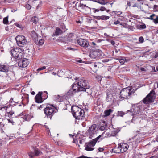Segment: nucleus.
<instances>
[{
  "label": "nucleus",
  "mask_w": 158,
  "mask_h": 158,
  "mask_svg": "<svg viewBox=\"0 0 158 158\" xmlns=\"http://www.w3.org/2000/svg\"><path fill=\"white\" fill-rule=\"evenodd\" d=\"M92 44L94 45H96V44L94 42H92Z\"/></svg>",
  "instance_id": "nucleus-61"
},
{
  "label": "nucleus",
  "mask_w": 158,
  "mask_h": 158,
  "mask_svg": "<svg viewBox=\"0 0 158 158\" xmlns=\"http://www.w3.org/2000/svg\"><path fill=\"white\" fill-rule=\"evenodd\" d=\"M7 108L8 107L7 106H4L1 107L0 109V113H1L2 111L6 112V110H7Z\"/></svg>",
  "instance_id": "nucleus-37"
},
{
  "label": "nucleus",
  "mask_w": 158,
  "mask_h": 158,
  "mask_svg": "<svg viewBox=\"0 0 158 158\" xmlns=\"http://www.w3.org/2000/svg\"><path fill=\"white\" fill-rule=\"evenodd\" d=\"M155 149L154 150V152H157V150H158V146L155 148Z\"/></svg>",
  "instance_id": "nucleus-58"
},
{
  "label": "nucleus",
  "mask_w": 158,
  "mask_h": 158,
  "mask_svg": "<svg viewBox=\"0 0 158 158\" xmlns=\"http://www.w3.org/2000/svg\"><path fill=\"white\" fill-rule=\"evenodd\" d=\"M28 60L26 59L21 60L18 63V65L19 67H25L28 64Z\"/></svg>",
  "instance_id": "nucleus-15"
},
{
  "label": "nucleus",
  "mask_w": 158,
  "mask_h": 158,
  "mask_svg": "<svg viewBox=\"0 0 158 158\" xmlns=\"http://www.w3.org/2000/svg\"><path fill=\"white\" fill-rule=\"evenodd\" d=\"M158 8V6L157 5H155L154 6V9L155 10L157 11Z\"/></svg>",
  "instance_id": "nucleus-51"
},
{
  "label": "nucleus",
  "mask_w": 158,
  "mask_h": 158,
  "mask_svg": "<svg viewBox=\"0 0 158 158\" xmlns=\"http://www.w3.org/2000/svg\"><path fill=\"white\" fill-rule=\"evenodd\" d=\"M112 151L114 152L118 153H122L119 144L118 147H115L113 148Z\"/></svg>",
  "instance_id": "nucleus-22"
},
{
  "label": "nucleus",
  "mask_w": 158,
  "mask_h": 158,
  "mask_svg": "<svg viewBox=\"0 0 158 158\" xmlns=\"http://www.w3.org/2000/svg\"><path fill=\"white\" fill-rule=\"evenodd\" d=\"M109 18V17L105 15H102L101 16H98V19L102 20H107Z\"/></svg>",
  "instance_id": "nucleus-31"
},
{
  "label": "nucleus",
  "mask_w": 158,
  "mask_h": 158,
  "mask_svg": "<svg viewBox=\"0 0 158 158\" xmlns=\"http://www.w3.org/2000/svg\"><path fill=\"white\" fill-rule=\"evenodd\" d=\"M111 136L110 132L109 130H106L103 132L101 135H99L96 138L98 140H101L105 138Z\"/></svg>",
  "instance_id": "nucleus-12"
},
{
  "label": "nucleus",
  "mask_w": 158,
  "mask_h": 158,
  "mask_svg": "<svg viewBox=\"0 0 158 158\" xmlns=\"http://www.w3.org/2000/svg\"><path fill=\"white\" fill-rule=\"evenodd\" d=\"M63 32V31L61 30L59 28L57 27L56 28L55 32L53 33L52 36V37L55 36H57L61 34Z\"/></svg>",
  "instance_id": "nucleus-21"
},
{
  "label": "nucleus",
  "mask_w": 158,
  "mask_h": 158,
  "mask_svg": "<svg viewBox=\"0 0 158 158\" xmlns=\"http://www.w3.org/2000/svg\"><path fill=\"white\" fill-rule=\"evenodd\" d=\"M125 113H124V112L122 111H118V116L123 117Z\"/></svg>",
  "instance_id": "nucleus-39"
},
{
  "label": "nucleus",
  "mask_w": 158,
  "mask_h": 158,
  "mask_svg": "<svg viewBox=\"0 0 158 158\" xmlns=\"http://www.w3.org/2000/svg\"><path fill=\"white\" fill-rule=\"evenodd\" d=\"M22 50L19 48H15L12 49L10 52L12 55L15 58H20L22 55Z\"/></svg>",
  "instance_id": "nucleus-9"
},
{
  "label": "nucleus",
  "mask_w": 158,
  "mask_h": 158,
  "mask_svg": "<svg viewBox=\"0 0 158 158\" xmlns=\"http://www.w3.org/2000/svg\"><path fill=\"white\" fill-rule=\"evenodd\" d=\"M109 61V60L108 59H104L103 60H102V61L103 62H107Z\"/></svg>",
  "instance_id": "nucleus-57"
},
{
  "label": "nucleus",
  "mask_w": 158,
  "mask_h": 158,
  "mask_svg": "<svg viewBox=\"0 0 158 158\" xmlns=\"http://www.w3.org/2000/svg\"><path fill=\"white\" fill-rule=\"evenodd\" d=\"M156 140L157 142H158V136H157L156 138Z\"/></svg>",
  "instance_id": "nucleus-64"
},
{
  "label": "nucleus",
  "mask_w": 158,
  "mask_h": 158,
  "mask_svg": "<svg viewBox=\"0 0 158 158\" xmlns=\"http://www.w3.org/2000/svg\"><path fill=\"white\" fill-rule=\"evenodd\" d=\"M78 84V81H77L76 82H74L72 85V89L75 92H76L77 91H81L79 90V84Z\"/></svg>",
  "instance_id": "nucleus-18"
},
{
  "label": "nucleus",
  "mask_w": 158,
  "mask_h": 158,
  "mask_svg": "<svg viewBox=\"0 0 158 158\" xmlns=\"http://www.w3.org/2000/svg\"><path fill=\"white\" fill-rule=\"evenodd\" d=\"M33 117V116L31 114L25 115L23 117V119L25 121H28Z\"/></svg>",
  "instance_id": "nucleus-25"
},
{
  "label": "nucleus",
  "mask_w": 158,
  "mask_h": 158,
  "mask_svg": "<svg viewBox=\"0 0 158 158\" xmlns=\"http://www.w3.org/2000/svg\"><path fill=\"white\" fill-rule=\"evenodd\" d=\"M56 109L52 105H48L44 109V113L47 117L51 119L52 117L54 115Z\"/></svg>",
  "instance_id": "nucleus-4"
},
{
  "label": "nucleus",
  "mask_w": 158,
  "mask_h": 158,
  "mask_svg": "<svg viewBox=\"0 0 158 158\" xmlns=\"http://www.w3.org/2000/svg\"><path fill=\"white\" fill-rule=\"evenodd\" d=\"M106 10V8L105 7H103V6H102L100 8L99 10H100L101 11H104Z\"/></svg>",
  "instance_id": "nucleus-48"
},
{
  "label": "nucleus",
  "mask_w": 158,
  "mask_h": 158,
  "mask_svg": "<svg viewBox=\"0 0 158 158\" xmlns=\"http://www.w3.org/2000/svg\"><path fill=\"white\" fill-rule=\"evenodd\" d=\"M122 153L126 151L128 148V145L125 143H121L119 144Z\"/></svg>",
  "instance_id": "nucleus-16"
},
{
  "label": "nucleus",
  "mask_w": 158,
  "mask_h": 158,
  "mask_svg": "<svg viewBox=\"0 0 158 158\" xmlns=\"http://www.w3.org/2000/svg\"><path fill=\"white\" fill-rule=\"evenodd\" d=\"M72 114L76 119L82 120L85 118V112L83 110L77 106H72L71 108Z\"/></svg>",
  "instance_id": "nucleus-1"
},
{
  "label": "nucleus",
  "mask_w": 158,
  "mask_h": 158,
  "mask_svg": "<svg viewBox=\"0 0 158 158\" xmlns=\"http://www.w3.org/2000/svg\"><path fill=\"white\" fill-rule=\"evenodd\" d=\"M31 94L34 95L35 94V92L34 91H32L31 93Z\"/></svg>",
  "instance_id": "nucleus-63"
},
{
  "label": "nucleus",
  "mask_w": 158,
  "mask_h": 158,
  "mask_svg": "<svg viewBox=\"0 0 158 158\" xmlns=\"http://www.w3.org/2000/svg\"><path fill=\"white\" fill-rule=\"evenodd\" d=\"M18 45L19 47H24L27 44L26 37L22 35H19L15 38Z\"/></svg>",
  "instance_id": "nucleus-6"
},
{
  "label": "nucleus",
  "mask_w": 158,
  "mask_h": 158,
  "mask_svg": "<svg viewBox=\"0 0 158 158\" xmlns=\"http://www.w3.org/2000/svg\"><path fill=\"white\" fill-rule=\"evenodd\" d=\"M111 44L113 45H114L115 44V42L114 41H111Z\"/></svg>",
  "instance_id": "nucleus-60"
},
{
  "label": "nucleus",
  "mask_w": 158,
  "mask_h": 158,
  "mask_svg": "<svg viewBox=\"0 0 158 158\" xmlns=\"http://www.w3.org/2000/svg\"><path fill=\"white\" fill-rule=\"evenodd\" d=\"M140 28L141 29H145L146 28V26L145 24L143 23L141 25L139 26Z\"/></svg>",
  "instance_id": "nucleus-46"
},
{
  "label": "nucleus",
  "mask_w": 158,
  "mask_h": 158,
  "mask_svg": "<svg viewBox=\"0 0 158 158\" xmlns=\"http://www.w3.org/2000/svg\"><path fill=\"white\" fill-rule=\"evenodd\" d=\"M131 94L130 89H124L122 90L120 94L121 98L122 99H126Z\"/></svg>",
  "instance_id": "nucleus-11"
},
{
  "label": "nucleus",
  "mask_w": 158,
  "mask_h": 158,
  "mask_svg": "<svg viewBox=\"0 0 158 158\" xmlns=\"http://www.w3.org/2000/svg\"><path fill=\"white\" fill-rule=\"evenodd\" d=\"M44 42V40H40L38 41V40L35 41V43L38 45H42Z\"/></svg>",
  "instance_id": "nucleus-30"
},
{
  "label": "nucleus",
  "mask_w": 158,
  "mask_h": 158,
  "mask_svg": "<svg viewBox=\"0 0 158 158\" xmlns=\"http://www.w3.org/2000/svg\"><path fill=\"white\" fill-rule=\"evenodd\" d=\"M77 61L78 62L81 63L82 62V60L81 59H79L77 60Z\"/></svg>",
  "instance_id": "nucleus-59"
},
{
  "label": "nucleus",
  "mask_w": 158,
  "mask_h": 158,
  "mask_svg": "<svg viewBox=\"0 0 158 158\" xmlns=\"http://www.w3.org/2000/svg\"><path fill=\"white\" fill-rule=\"evenodd\" d=\"M139 41L141 43L143 42L144 41V39L142 36L140 37L139 38Z\"/></svg>",
  "instance_id": "nucleus-45"
},
{
  "label": "nucleus",
  "mask_w": 158,
  "mask_h": 158,
  "mask_svg": "<svg viewBox=\"0 0 158 158\" xmlns=\"http://www.w3.org/2000/svg\"><path fill=\"white\" fill-rule=\"evenodd\" d=\"M155 55L154 57L155 58H156L158 57V51H156V52Z\"/></svg>",
  "instance_id": "nucleus-52"
},
{
  "label": "nucleus",
  "mask_w": 158,
  "mask_h": 158,
  "mask_svg": "<svg viewBox=\"0 0 158 158\" xmlns=\"http://www.w3.org/2000/svg\"><path fill=\"white\" fill-rule=\"evenodd\" d=\"M80 7L83 9H87L89 10L90 9V8L89 7L83 4L80 3Z\"/></svg>",
  "instance_id": "nucleus-34"
},
{
  "label": "nucleus",
  "mask_w": 158,
  "mask_h": 158,
  "mask_svg": "<svg viewBox=\"0 0 158 158\" xmlns=\"http://www.w3.org/2000/svg\"><path fill=\"white\" fill-rule=\"evenodd\" d=\"M117 59H118L119 62L122 64H123L125 61L127 62L129 60L126 59L124 57H120Z\"/></svg>",
  "instance_id": "nucleus-23"
},
{
  "label": "nucleus",
  "mask_w": 158,
  "mask_h": 158,
  "mask_svg": "<svg viewBox=\"0 0 158 158\" xmlns=\"http://www.w3.org/2000/svg\"><path fill=\"white\" fill-rule=\"evenodd\" d=\"M106 97V101L107 102L111 101L112 98V95L110 93H107Z\"/></svg>",
  "instance_id": "nucleus-28"
},
{
  "label": "nucleus",
  "mask_w": 158,
  "mask_h": 158,
  "mask_svg": "<svg viewBox=\"0 0 158 158\" xmlns=\"http://www.w3.org/2000/svg\"><path fill=\"white\" fill-rule=\"evenodd\" d=\"M104 150V149L102 148H98V150L99 152H102Z\"/></svg>",
  "instance_id": "nucleus-49"
},
{
  "label": "nucleus",
  "mask_w": 158,
  "mask_h": 158,
  "mask_svg": "<svg viewBox=\"0 0 158 158\" xmlns=\"http://www.w3.org/2000/svg\"><path fill=\"white\" fill-rule=\"evenodd\" d=\"M101 64L100 63L97 62L94 64V67L95 68H99L100 67V65Z\"/></svg>",
  "instance_id": "nucleus-41"
},
{
  "label": "nucleus",
  "mask_w": 158,
  "mask_h": 158,
  "mask_svg": "<svg viewBox=\"0 0 158 158\" xmlns=\"http://www.w3.org/2000/svg\"><path fill=\"white\" fill-rule=\"evenodd\" d=\"M113 12L114 13H115V14L118 15H120L122 13V12H120V11L117 12V11H114Z\"/></svg>",
  "instance_id": "nucleus-50"
},
{
  "label": "nucleus",
  "mask_w": 158,
  "mask_h": 158,
  "mask_svg": "<svg viewBox=\"0 0 158 158\" xmlns=\"http://www.w3.org/2000/svg\"><path fill=\"white\" fill-rule=\"evenodd\" d=\"M98 128L95 124H93L90 127L88 130L89 138L92 139L94 135L97 133Z\"/></svg>",
  "instance_id": "nucleus-8"
},
{
  "label": "nucleus",
  "mask_w": 158,
  "mask_h": 158,
  "mask_svg": "<svg viewBox=\"0 0 158 158\" xmlns=\"http://www.w3.org/2000/svg\"><path fill=\"white\" fill-rule=\"evenodd\" d=\"M31 37L34 39L36 40L38 38V35L35 32V31H32L31 33Z\"/></svg>",
  "instance_id": "nucleus-26"
},
{
  "label": "nucleus",
  "mask_w": 158,
  "mask_h": 158,
  "mask_svg": "<svg viewBox=\"0 0 158 158\" xmlns=\"http://www.w3.org/2000/svg\"><path fill=\"white\" fill-rule=\"evenodd\" d=\"M41 153H42L38 150L35 149V154L32 152H29L28 154L30 158H32L33 156L35 155L37 156L41 155Z\"/></svg>",
  "instance_id": "nucleus-19"
},
{
  "label": "nucleus",
  "mask_w": 158,
  "mask_h": 158,
  "mask_svg": "<svg viewBox=\"0 0 158 158\" xmlns=\"http://www.w3.org/2000/svg\"><path fill=\"white\" fill-rule=\"evenodd\" d=\"M156 18L154 19L153 22L157 24L158 23V15H156Z\"/></svg>",
  "instance_id": "nucleus-42"
},
{
  "label": "nucleus",
  "mask_w": 158,
  "mask_h": 158,
  "mask_svg": "<svg viewBox=\"0 0 158 158\" xmlns=\"http://www.w3.org/2000/svg\"><path fill=\"white\" fill-rule=\"evenodd\" d=\"M133 112L134 114H139L141 112L140 110V108L139 106H133Z\"/></svg>",
  "instance_id": "nucleus-20"
},
{
  "label": "nucleus",
  "mask_w": 158,
  "mask_h": 158,
  "mask_svg": "<svg viewBox=\"0 0 158 158\" xmlns=\"http://www.w3.org/2000/svg\"><path fill=\"white\" fill-rule=\"evenodd\" d=\"M75 93L73 89H70L67 93V94L69 96H72L73 94L74 93Z\"/></svg>",
  "instance_id": "nucleus-36"
},
{
  "label": "nucleus",
  "mask_w": 158,
  "mask_h": 158,
  "mask_svg": "<svg viewBox=\"0 0 158 158\" xmlns=\"http://www.w3.org/2000/svg\"><path fill=\"white\" fill-rule=\"evenodd\" d=\"M38 21V18L36 16H34L31 19V21L32 22L36 24Z\"/></svg>",
  "instance_id": "nucleus-32"
},
{
  "label": "nucleus",
  "mask_w": 158,
  "mask_h": 158,
  "mask_svg": "<svg viewBox=\"0 0 158 158\" xmlns=\"http://www.w3.org/2000/svg\"><path fill=\"white\" fill-rule=\"evenodd\" d=\"M100 126V129L102 131H103L105 130L107 127V124L105 123V122H103L102 123H101Z\"/></svg>",
  "instance_id": "nucleus-24"
},
{
  "label": "nucleus",
  "mask_w": 158,
  "mask_h": 158,
  "mask_svg": "<svg viewBox=\"0 0 158 158\" xmlns=\"http://www.w3.org/2000/svg\"><path fill=\"white\" fill-rule=\"evenodd\" d=\"M92 9L93 10H94L93 11L94 12V13H96V12H98L99 11V9H95V8H92Z\"/></svg>",
  "instance_id": "nucleus-53"
},
{
  "label": "nucleus",
  "mask_w": 158,
  "mask_h": 158,
  "mask_svg": "<svg viewBox=\"0 0 158 158\" xmlns=\"http://www.w3.org/2000/svg\"><path fill=\"white\" fill-rule=\"evenodd\" d=\"M13 114H14L13 112H10L9 113V116L10 117H11L13 115Z\"/></svg>",
  "instance_id": "nucleus-54"
},
{
  "label": "nucleus",
  "mask_w": 158,
  "mask_h": 158,
  "mask_svg": "<svg viewBox=\"0 0 158 158\" xmlns=\"http://www.w3.org/2000/svg\"><path fill=\"white\" fill-rule=\"evenodd\" d=\"M72 80L73 79L76 80H78V84H79V90L81 91H85L86 89L89 88V86L88 82L84 79L71 77L70 78Z\"/></svg>",
  "instance_id": "nucleus-2"
},
{
  "label": "nucleus",
  "mask_w": 158,
  "mask_h": 158,
  "mask_svg": "<svg viewBox=\"0 0 158 158\" xmlns=\"http://www.w3.org/2000/svg\"><path fill=\"white\" fill-rule=\"evenodd\" d=\"M3 22L4 24H7L8 22V17L7 16L5 18H4Z\"/></svg>",
  "instance_id": "nucleus-38"
},
{
  "label": "nucleus",
  "mask_w": 158,
  "mask_h": 158,
  "mask_svg": "<svg viewBox=\"0 0 158 158\" xmlns=\"http://www.w3.org/2000/svg\"><path fill=\"white\" fill-rule=\"evenodd\" d=\"M46 67L45 66H44L42 67H41V68L38 69L37 70V71L39 72L41 70H43V69H46Z\"/></svg>",
  "instance_id": "nucleus-44"
},
{
  "label": "nucleus",
  "mask_w": 158,
  "mask_h": 158,
  "mask_svg": "<svg viewBox=\"0 0 158 158\" xmlns=\"http://www.w3.org/2000/svg\"><path fill=\"white\" fill-rule=\"evenodd\" d=\"M120 23V22L118 20H117L114 22V24H117Z\"/></svg>",
  "instance_id": "nucleus-55"
},
{
  "label": "nucleus",
  "mask_w": 158,
  "mask_h": 158,
  "mask_svg": "<svg viewBox=\"0 0 158 158\" xmlns=\"http://www.w3.org/2000/svg\"><path fill=\"white\" fill-rule=\"evenodd\" d=\"M17 27H18L19 28H21V26L19 24H18L16 25Z\"/></svg>",
  "instance_id": "nucleus-62"
},
{
  "label": "nucleus",
  "mask_w": 158,
  "mask_h": 158,
  "mask_svg": "<svg viewBox=\"0 0 158 158\" xmlns=\"http://www.w3.org/2000/svg\"><path fill=\"white\" fill-rule=\"evenodd\" d=\"M7 120L9 123H11L13 125H14L15 123L12 119H7Z\"/></svg>",
  "instance_id": "nucleus-43"
},
{
  "label": "nucleus",
  "mask_w": 158,
  "mask_h": 158,
  "mask_svg": "<svg viewBox=\"0 0 158 158\" xmlns=\"http://www.w3.org/2000/svg\"><path fill=\"white\" fill-rule=\"evenodd\" d=\"M98 141L95 138L91 140L90 142L86 143L85 150L87 151H91L94 150V147L95 145Z\"/></svg>",
  "instance_id": "nucleus-7"
},
{
  "label": "nucleus",
  "mask_w": 158,
  "mask_h": 158,
  "mask_svg": "<svg viewBox=\"0 0 158 158\" xmlns=\"http://www.w3.org/2000/svg\"><path fill=\"white\" fill-rule=\"evenodd\" d=\"M42 93L39 92L35 97V102L38 103H40L42 102V99L41 97Z\"/></svg>",
  "instance_id": "nucleus-17"
},
{
  "label": "nucleus",
  "mask_w": 158,
  "mask_h": 158,
  "mask_svg": "<svg viewBox=\"0 0 158 158\" xmlns=\"http://www.w3.org/2000/svg\"><path fill=\"white\" fill-rule=\"evenodd\" d=\"M26 8L28 10H30L31 8V6L29 4H27L26 6Z\"/></svg>",
  "instance_id": "nucleus-47"
},
{
  "label": "nucleus",
  "mask_w": 158,
  "mask_h": 158,
  "mask_svg": "<svg viewBox=\"0 0 158 158\" xmlns=\"http://www.w3.org/2000/svg\"><path fill=\"white\" fill-rule=\"evenodd\" d=\"M102 52L101 50H97L91 52L89 54V56L92 59H95L97 57H99L101 56Z\"/></svg>",
  "instance_id": "nucleus-13"
},
{
  "label": "nucleus",
  "mask_w": 158,
  "mask_h": 158,
  "mask_svg": "<svg viewBox=\"0 0 158 158\" xmlns=\"http://www.w3.org/2000/svg\"><path fill=\"white\" fill-rule=\"evenodd\" d=\"M54 98L55 100H56L57 102H60L61 101V97L59 95H55Z\"/></svg>",
  "instance_id": "nucleus-35"
},
{
  "label": "nucleus",
  "mask_w": 158,
  "mask_h": 158,
  "mask_svg": "<svg viewBox=\"0 0 158 158\" xmlns=\"http://www.w3.org/2000/svg\"><path fill=\"white\" fill-rule=\"evenodd\" d=\"M9 68L5 65H0V71L7 72V76L8 77L11 78L14 75L13 73L11 71H8Z\"/></svg>",
  "instance_id": "nucleus-10"
},
{
  "label": "nucleus",
  "mask_w": 158,
  "mask_h": 158,
  "mask_svg": "<svg viewBox=\"0 0 158 158\" xmlns=\"http://www.w3.org/2000/svg\"><path fill=\"white\" fill-rule=\"evenodd\" d=\"M118 130L116 129H114L110 133L111 136H115L116 134L118 133Z\"/></svg>",
  "instance_id": "nucleus-33"
},
{
  "label": "nucleus",
  "mask_w": 158,
  "mask_h": 158,
  "mask_svg": "<svg viewBox=\"0 0 158 158\" xmlns=\"http://www.w3.org/2000/svg\"><path fill=\"white\" fill-rule=\"evenodd\" d=\"M135 133H136L135 135L129 140V142L132 143L133 146L135 147H136L137 144L141 142L142 140L141 134L139 133V131H135Z\"/></svg>",
  "instance_id": "nucleus-3"
},
{
  "label": "nucleus",
  "mask_w": 158,
  "mask_h": 158,
  "mask_svg": "<svg viewBox=\"0 0 158 158\" xmlns=\"http://www.w3.org/2000/svg\"><path fill=\"white\" fill-rule=\"evenodd\" d=\"M77 43L80 46L86 48H87L89 46L88 42L85 40L80 39L77 41Z\"/></svg>",
  "instance_id": "nucleus-14"
},
{
  "label": "nucleus",
  "mask_w": 158,
  "mask_h": 158,
  "mask_svg": "<svg viewBox=\"0 0 158 158\" xmlns=\"http://www.w3.org/2000/svg\"><path fill=\"white\" fill-rule=\"evenodd\" d=\"M96 2L102 5H104L108 3L106 0H98Z\"/></svg>",
  "instance_id": "nucleus-29"
},
{
  "label": "nucleus",
  "mask_w": 158,
  "mask_h": 158,
  "mask_svg": "<svg viewBox=\"0 0 158 158\" xmlns=\"http://www.w3.org/2000/svg\"><path fill=\"white\" fill-rule=\"evenodd\" d=\"M140 70L142 71H146V69L142 67L140 68Z\"/></svg>",
  "instance_id": "nucleus-56"
},
{
  "label": "nucleus",
  "mask_w": 158,
  "mask_h": 158,
  "mask_svg": "<svg viewBox=\"0 0 158 158\" xmlns=\"http://www.w3.org/2000/svg\"><path fill=\"white\" fill-rule=\"evenodd\" d=\"M112 112V110L111 109H109L108 110H106L104 111L105 116H109L111 112Z\"/></svg>",
  "instance_id": "nucleus-27"
},
{
  "label": "nucleus",
  "mask_w": 158,
  "mask_h": 158,
  "mask_svg": "<svg viewBox=\"0 0 158 158\" xmlns=\"http://www.w3.org/2000/svg\"><path fill=\"white\" fill-rule=\"evenodd\" d=\"M156 97L155 92L152 90L148 94L143 100V102L145 104H148L154 102Z\"/></svg>",
  "instance_id": "nucleus-5"
},
{
  "label": "nucleus",
  "mask_w": 158,
  "mask_h": 158,
  "mask_svg": "<svg viewBox=\"0 0 158 158\" xmlns=\"http://www.w3.org/2000/svg\"><path fill=\"white\" fill-rule=\"evenodd\" d=\"M156 16V15L155 14H153L150 15L149 17L147 18V19L152 20L153 21L154 19L153 17Z\"/></svg>",
  "instance_id": "nucleus-40"
}]
</instances>
